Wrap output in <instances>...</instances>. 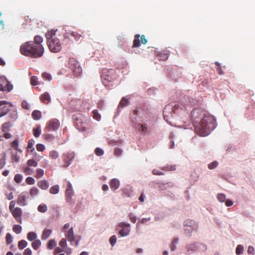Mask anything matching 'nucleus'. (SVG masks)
<instances>
[{
    "label": "nucleus",
    "mask_w": 255,
    "mask_h": 255,
    "mask_svg": "<svg viewBox=\"0 0 255 255\" xmlns=\"http://www.w3.org/2000/svg\"><path fill=\"white\" fill-rule=\"evenodd\" d=\"M103 84L106 87L110 86V83L118 78L116 71L113 69H104L103 70L101 76Z\"/></svg>",
    "instance_id": "20e7f679"
},
{
    "label": "nucleus",
    "mask_w": 255,
    "mask_h": 255,
    "mask_svg": "<svg viewBox=\"0 0 255 255\" xmlns=\"http://www.w3.org/2000/svg\"><path fill=\"white\" fill-rule=\"evenodd\" d=\"M95 153L97 156H101L104 154V151L102 149H101L99 147H97L95 150Z\"/></svg>",
    "instance_id": "bf43d9fd"
},
{
    "label": "nucleus",
    "mask_w": 255,
    "mask_h": 255,
    "mask_svg": "<svg viewBox=\"0 0 255 255\" xmlns=\"http://www.w3.org/2000/svg\"><path fill=\"white\" fill-rule=\"evenodd\" d=\"M11 124L10 122H7L3 124L1 126V130L3 132H5L8 130L11 127Z\"/></svg>",
    "instance_id": "e433bc0d"
},
{
    "label": "nucleus",
    "mask_w": 255,
    "mask_h": 255,
    "mask_svg": "<svg viewBox=\"0 0 255 255\" xmlns=\"http://www.w3.org/2000/svg\"><path fill=\"white\" fill-rule=\"evenodd\" d=\"M37 210L40 213H45L47 210V207L44 204H41L38 206Z\"/></svg>",
    "instance_id": "473e14b6"
},
{
    "label": "nucleus",
    "mask_w": 255,
    "mask_h": 255,
    "mask_svg": "<svg viewBox=\"0 0 255 255\" xmlns=\"http://www.w3.org/2000/svg\"><path fill=\"white\" fill-rule=\"evenodd\" d=\"M11 160L12 162H19L20 161V157L18 156L16 153L13 154L11 155Z\"/></svg>",
    "instance_id": "6e6d98bb"
},
{
    "label": "nucleus",
    "mask_w": 255,
    "mask_h": 255,
    "mask_svg": "<svg viewBox=\"0 0 255 255\" xmlns=\"http://www.w3.org/2000/svg\"><path fill=\"white\" fill-rule=\"evenodd\" d=\"M184 226L185 227H189L190 229H188L187 228H185V231L186 232H188L187 233L191 235V233L193 230H196L198 228V226L196 223V222L193 220L187 219L184 222Z\"/></svg>",
    "instance_id": "1a4fd4ad"
},
{
    "label": "nucleus",
    "mask_w": 255,
    "mask_h": 255,
    "mask_svg": "<svg viewBox=\"0 0 255 255\" xmlns=\"http://www.w3.org/2000/svg\"><path fill=\"white\" fill-rule=\"evenodd\" d=\"M120 185V181L116 178L112 179L110 181V186L111 189L113 191H115L116 190L118 189L119 188Z\"/></svg>",
    "instance_id": "2eb2a0df"
},
{
    "label": "nucleus",
    "mask_w": 255,
    "mask_h": 255,
    "mask_svg": "<svg viewBox=\"0 0 255 255\" xmlns=\"http://www.w3.org/2000/svg\"><path fill=\"white\" fill-rule=\"evenodd\" d=\"M37 235L35 232H31L28 233L27 238L30 241H33L36 239Z\"/></svg>",
    "instance_id": "c756f323"
},
{
    "label": "nucleus",
    "mask_w": 255,
    "mask_h": 255,
    "mask_svg": "<svg viewBox=\"0 0 255 255\" xmlns=\"http://www.w3.org/2000/svg\"><path fill=\"white\" fill-rule=\"evenodd\" d=\"M20 52L23 55L34 58L41 57L44 53L41 50L40 46L33 43L32 41L22 44L20 48Z\"/></svg>",
    "instance_id": "f03ea898"
},
{
    "label": "nucleus",
    "mask_w": 255,
    "mask_h": 255,
    "mask_svg": "<svg viewBox=\"0 0 255 255\" xmlns=\"http://www.w3.org/2000/svg\"><path fill=\"white\" fill-rule=\"evenodd\" d=\"M128 217L132 223H135L136 222V217L132 213L128 214Z\"/></svg>",
    "instance_id": "774afa93"
},
{
    "label": "nucleus",
    "mask_w": 255,
    "mask_h": 255,
    "mask_svg": "<svg viewBox=\"0 0 255 255\" xmlns=\"http://www.w3.org/2000/svg\"><path fill=\"white\" fill-rule=\"evenodd\" d=\"M9 116L11 121H15L17 117V112L15 111H12L9 115Z\"/></svg>",
    "instance_id": "5fc2aeb1"
},
{
    "label": "nucleus",
    "mask_w": 255,
    "mask_h": 255,
    "mask_svg": "<svg viewBox=\"0 0 255 255\" xmlns=\"http://www.w3.org/2000/svg\"><path fill=\"white\" fill-rule=\"evenodd\" d=\"M62 157L64 161L63 167H67L71 164V162L74 159L75 153L73 151L65 153L62 155Z\"/></svg>",
    "instance_id": "6e6552de"
},
{
    "label": "nucleus",
    "mask_w": 255,
    "mask_h": 255,
    "mask_svg": "<svg viewBox=\"0 0 255 255\" xmlns=\"http://www.w3.org/2000/svg\"><path fill=\"white\" fill-rule=\"evenodd\" d=\"M128 99H126V97H124L122 99L119 104V107H124L128 105Z\"/></svg>",
    "instance_id": "49530a36"
},
{
    "label": "nucleus",
    "mask_w": 255,
    "mask_h": 255,
    "mask_svg": "<svg viewBox=\"0 0 255 255\" xmlns=\"http://www.w3.org/2000/svg\"><path fill=\"white\" fill-rule=\"evenodd\" d=\"M49 157L53 159H56L58 158L59 157V153L56 150H52L49 152Z\"/></svg>",
    "instance_id": "4c0bfd02"
},
{
    "label": "nucleus",
    "mask_w": 255,
    "mask_h": 255,
    "mask_svg": "<svg viewBox=\"0 0 255 255\" xmlns=\"http://www.w3.org/2000/svg\"><path fill=\"white\" fill-rule=\"evenodd\" d=\"M59 121L56 119H53L47 123L45 128L48 131H55L59 128Z\"/></svg>",
    "instance_id": "9b49d317"
},
{
    "label": "nucleus",
    "mask_w": 255,
    "mask_h": 255,
    "mask_svg": "<svg viewBox=\"0 0 255 255\" xmlns=\"http://www.w3.org/2000/svg\"><path fill=\"white\" fill-rule=\"evenodd\" d=\"M28 198V194L26 192H22L18 197L17 203L20 206H24L27 205L26 199Z\"/></svg>",
    "instance_id": "ddd939ff"
},
{
    "label": "nucleus",
    "mask_w": 255,
    "mask_h": 255,
    "mask_svg": "<svg viewBox=\"0 0 255 255\" xmlns=\"http://www.w3.org/2000/svg\"><path fill=\"white\" fill-rule=\"evenodd\" d=\"M21 107L23 109L25 110H29L30 106L29 104L26 101H23L21 103Z\"/></svg>",
    "instance_id": "338daca9"
},
{
    "label": "nucleus",
    "mask_w": 255,
    "mask_h": 255,
    "mask_svg": "<svg viewBox=\"0 0 255 255\" xmlns=\"http://www.w3.org/2000/svg\"><path fill=\"white\" fill-rule=\"evenodd\" d=\"M30 83L33 86H36L38 84V78L36 76H32L30 78Z\"/></svg>",
    "instance_id": "603ef678"
},
{
    "label": "nucleus",
    "mask_w": 255,
    "mask_h": 255,
    "mask_svg": "<svg viewBox=\"0 0 255 255\" xmlns=\"http://www.w3.org/2000/svg\"><path fill=\"white\" fill-rule=\"evenodd\" d=\"M76 126L79 130L85 131L86 129V124L78 120L76 122Z\"/></svg>",
    "instance_id": "aec40b11"
},
{
    "label": "nucleus",
    "mask_w": 255,
    "mask_h": 255,
    "mask_svg": "<svg viewBox=\"0 0 255 255\" xmlns=\"http://www.w3.org/2000/svg\"><path fill=\"white\" fill-rule=\"evenodd\" d=\"M12 230L14 232H15L16 234H18L21 233L22 230L21 227L19 225H14L13 226Z\"/></svg>",
    "instance_id": "a18cd8bd"
},
{
    "label": "nucleus",
    "mask_w": 255,
    "mask_h": 255,
    "mask_svg": "<svg viewBox=\"0 0 255 255\" xmlns=\"http://www.w3.org/2000/svg\"><path fill=\"white\" fill-rule=\"evenodd\" d=\"M197 248L198 249V251L200 252H204L207 250V247L200 243H197Z\"/></svg>",
    "instance_id": "09e8293b"
},
{
    "label": "nucleus",
    "mask_w": 255,
    "mask_h": 255,
    "mask_svg": "<svg viewBox=\"0 0 255 255\" xmlns=\"http://www.w3.org/2000/svg\"><path fill=\"white\" fill-rule=\"evenodd\" d=\"M38 193L39 190L35 187H32L29 190V194L32 198H34L35 196L37 195Z\"/></svg>",
    "instance_id": "bb28decb"
},
{
    "label": "nucleus",
    "mask_w": 255,
    "mask_h": 255,
    "mask_svg": "<svg viewBox=\"0 0 255 255\" xmlns=\"http://www.w3.org/2000/svg\"><path fill=\"white\" fill-rule=\"evenodd\" d=\"M15 202L12 200L9 203V210L16 222L19 224L22 223V211L19 207H15Z\"/></svg>",
    "instance_id": "39448f33"
},
{
    "label": "nucleus",
    "mask_w": 255,
    "mask_h": 255,
    "mask_svg": "<svg viewBox=\"0 0 255 255\" xmlns=\"http://www.w3.org/2000/svg\"><path fill=\"white\" fill-rule=\"evenodd\" d=\"M18 145L19 141L18 139H15L11 143V146L12 148H13L15 150L21 152L22 151L19 148Z\"/></svg>",
    "instance_id": "a878e982"
},
{
    "label": "nucleus",
    "mask_w": 255,
    "mask_h": 255,
    "mask_svg": "<svg viewBox=\"0 0 255 255\" xmlns=\"http://www.w3.org/2000/svg\"><path fill=\"white\" fill-rule=\"evenodd\" d=\"M130 232V228L129 227L128 228H122L119 232V234L122 236V237H125L127 236L128 235L129 233Z\"/></svg>",
    "instance_id": "b1692460"
},
{
    "label": "nucleus",
    "mask_w": 255,
    "mask_h": 255,
    "mask_svg": "<svg viewBox=\"0 0 255 255\" xmlns=\"http://www.w3.org/2000/svg\"><path fill=\"white\" fill-rule=\"evenodd\" d=\"M36 149L38 151L42 152L43 151H44L45 149V146L43 144H41V143L37 144V145H36Z\"/></svg>",
    "instance_id": "0e129e2a"
},
{
    "label": "nucleus",
    "mask_w": 255,
    "mask_h": 255,
    "mask_svg": "<svg viewBox=\"0 0 255 255\" xmlns=\"http://www.w3.org/2000/svg\"><path fill=\"white\" fill-rule=\"evenodd\" d=\"M2 105H4V106L1 107L0 110V118L5 116L8 112L9 111V107L11 106L10 105L8 106L5 105V103L4 102H0V107Z\"/></svg>",
    "instance_id": "4468645a"
},
{
    "label": "nucleus",
    "mask_w": 255,
    "mask_h": 255,
    "mask_svg": "<svg viewBox=\"0 0 255 255\" xmlns=\"http://www.w3.org/2000/svg\"><path fill=\"white\" fill-rule=\"evenodd\" d=\"M178 239L177 238L173 239L170 245V249L172 251H174L176 250V247L175 245L178 243Z\"/></svg>",
    "instance_id": "c03bdc74"
},
{
    "label": "nucleus",
    "mask_w": 255,
    "mask_h": 255,
    "mask_svg": "<svg viewBox=\"0 0 255 255\" xmlns=\"http://www.w3.org/2000/svg\"><path fill=\"white\" fill-rule=\"evenodd\" d=\"M147 40L144 35H135L133 41V47H138L140 45V43L145 44L147 43Z\"/></svg>",
    "instance_id": "f8f14e48"
},
{
    "label": "nucleus",
    "mask_w": 255,
    "mask_h": 255,
    "mask_svg": "<svg viewBox=\"0 0 255 255\" xmlns=\"http://www.w3.org/2000/svg\"><path fill=\"white\" fill-rule=\"evenodd\" d=\"M109 242L112 246H114L117 242V237L115 235L112 236L109 239Z\"/></svg>",
    "instance_id": "e2e57ef3"
},
{
    "label": "nucleus",
    "mask_w": 255,
    "mask_h": 255,
    "mask_svg": "<svg viewBox=\"0 0 255 255\" xmlns=\"http://www.w3.org/2000/svg\"><path fill=\"white\" fill-rule=\"evenodd\" d=\"M40 101L45 104H48L50 101V96L48 92H45L40 96Z\"/></svg>",
    "instance_id": "dca6fc26"
},
{
    "label": "nucleus",
    "mask_w": 255,
    "mask_h": 255,
    "mask_svg": "<svg viewBox=\"0 0 255 255\" xmlns=\"http://www.w3.org/2000/svg\"><path fill=\"white\" fill-rule=\"evenodd\" d=\"M59 245L62 249L65 248L67 247L66 240L65 239H62L60 242L59 243Z\"/></svg>",
    "instance_id": "052dcab7"
},
{
    "label": "nucleus",
    "mask_w": 255,
    "mask_h": 255,
    "mask_svg": "<svg viewBox=\"0 0 255 255\" xmlns=\"http://www.w3.org/2000/svg\"><path fill=\"white\" fill-rule=\"evenodd\" d=\"M138 116V111L134 110L132 112V114H130L129 118L131 122L136 125V122L137 121V117Z\"/></svg>",
    "instance_id": "4be33fe9"
},
{
    "label": "nucleus",
    "mask_w": 255,
    "mask_h": 255,
    "mask_svg": "<svg viewBox=\"0 0 255 255\" xmlns=\"http://www.w3.org/2000/svg\"><path fill=\"white\" fill-rule=\"evenodd\" d=\"M186 248L188 251L190 250L192 251H198V250L197 248V243L189 244L187 246Z\"/></svg>",
    "instance_id": "72a5a7b5"
},
{
    "label": "nucleus",
    "mask_w": 255,
    "mask_h": 255,
    "mask_svg": "<svg viewBox=\"0 0 255 255\" xmlns=\"http://www.w3.org/2000/svg\"><path fill=\"white\" fill-rule=\"evenodd\" d=\"M70 68L72 70L74 75L76 76L81 75L82 70L79 63L74 58H70L69 60Z\"/></svg>",
    "instance_id": "423d86ee"
},
{
    "label": "nucleus",
    "mask_w": 255,
    "mask_h": 255,
    "mask_svg": "<svg viewBox=\"0 0 255 255\" xmlns=\"http://www.w3.org/2000/svg\"><path fill=\"white\" fill-rule=\"evenodd\" d=\"M226 195L222 193H220L217 195V199L220 202H223L226 200Z\"/></svg>",
    "instance_id": "4d7b16f0"
},
{
    "label": "nucleus",
    "mask_w": 255,
    "mask_h": 255,
    "mask_svg": "<svg viewBox=\"0 0 255 255\" xmlns=\"http://www.w3.org/2000/svg\"><path fill=\"white\" fill-rule=\"evenodd\" d=\"M191 118L194 127L195 131L199 135L205 136L216 128L214 118L206 111L195 109L191 114Z\"/></svg>",
    "instance_id": "f257e3e1"
},
{
    "label": "nucleus",
    "mask_w": 255,
    "mask_h": 255,
    "mask_svg": "<svg viewBox=\"0 0 255 255\" xmlns=\"http://www.w3.org/2000/svg\"><path fill=\"white\" fill-rule=\"evenodd\" d=\"M27 165L30 167L33 166L35 167L37 166L38 163L34 159H31L27 160Z\"/></svg>",
    "instance_id": "de8ad7c7"
},
{
    "label": "nucleus",
    "mask_w": 255,
    "mask_h": 255,
    "mask_svg": "<svg viewBox=\"0 0 255 255\" xmlns=\"http://www.w3.org/2000/svg\"><path fill=\"white\" fill-rule=\"evenodd\" d=\"M218 165V163L216 161H214L208 164V168L210 169H213L215 168Z\"/></svg>",
    "instance_id": "69168bd1"
},
{
    "label": "nucleus",
    "mask_w": 255,
    "mask_h": 255,
    "mask_svg": "<svg viewBox=\"0 0 255 255\" xmlns=\"http://www.w3.org/2000/svg\"><path fill=\"white\" fill-rule=\"evenodd\" d=\"M52 233V231L51 229H45L43 232L42 234L41 235V239L42 240H46L51 235Z\"/></svg>",
    "instance_id": "a211bd4d"
},
{
    "label": "nucleus",
    "mask_w": 255,
    "mask_h": 255,
    "mask_svg": "<svg viewBox=\"0 0 255 255\" xmlns=\"http://www.w3.org/2000/svg\"><path fill=\"white\" fill-rule=\"evenodd\" d=\"M244 248L242 245H238L236 250V253L237 255H239L243 253Z\"/></svg>",
    "instance_id": "864d4df0"
},
{
    "label": "nucleus",
    "mask_w": 255,
    "mask_h": 255,
    "mask_svg": "<svg viewBox=\"0 0 255 255\" xmlns=\"http://www.w3.org/2000/svg\"><path fill=\"white\" fill-rule=\"evenodd\" d=\"M41 245V242L39 240H35L31 244V246L35 250H38Z\"/></svg>",
    "instance_id": "c85d7f7f"
},
{
    "label": "nucleus",
    "mask_w": 255,
    "mask_h": 255,
    "mask_svg": "<svg viewBox=\"0 0 255 255\" xmlns=\"http://www.w3.org/2000/svg\"><path fill=\"white\" fill-rule=\"evenodd\" d=\"M56 31H48L45 34L47 43L50 51L53 53H57L62 49V45L58 38L55 36Z\"/></svg>",
    "instance_id": "7ed1b4c3"
},
{
    "label": "nucleus",
    "mask_w": 255,
    "mask_h": 255,
    "mask_svg": "<svg viewBox=\"0 0 255 255\" xmlns=\"http://www.w3.org/2000/svg\"><path fill=\"white\" fill-rule=\"evenodd\" d=\"M42 77L45 80L50 81L52 79L51 75L47 72H44L42 73Z\"/></svg>",
    "instance_id": "3c124183"
},
{
    "label": "nucleus",
    "mask_w": 255,
    "mask_h": 255,
    "mask_svg": "<svg viewBox=\"0 0 255 255\" xmlns=\"http://www.w3.org/2000/svg\"><path fill=\"white\" fill-rule=\"evenodd\" d=\"M44 174V171L43 169L41 168H37L36 171V174L35 175V177L37 179L40 178L42 177Z\"/></svg>",
    "instance_id": "2f4dec72"
},
{
    "label": "nucleus",
    "mask_w": 255,
    "mask_h": 255,
    "mask_svg": "<svg viewBox=\"0 0 255 255\" xmlns=\"http://www.w3.org/2000/svg\"><path fill=\"white\" fill-rule=\"evenodd\" d=\"M74 195V192L72 184L69 181H68L65 190V199L66 201L71 205H73L75 203V201L72 198Z\"/></svg>",
    "instance_id": "0eeeda50"
},
{
    "label": "nucleus",
    "mask_w": 255,
    "mask_h": 255,
    "mask_svg": "<svg viewBox=\"0 0 255 255\" xmlns=\"http://www.w3.org/2000/svg\"><path fill=\"white\" fill-rule=\"evenodd\" d=\"M10 192H8L7 191L5 192V195L7 200H10L13 198V195L12 192V189L11 188L9 187Z\"/></svg>",
    "instance_id": "79ce46f5"
},
{
    "label": "nucleus",
    "mask_w": 255,
    "mask_h": 255,
    "mask_svg": "<svg viewBox=\"0 0 255 255\" xmlns=\"http://www.w3.org/2000/svg\"><path fill=\"white\" fill-rule=\"evenodd\" d=\"M6 243L7 245L11 244L12 242V237L9 233H7L5 237Z\"/></svg>",
    "instance_id": "13d9d810"
},
{
    "label": "nucleus",
    "mask_w": 255,
    "mask_h": 255,
    "mask_svg": "<svg viewBox=\"0 0 255 255\" xmlns=\"http://www.w3.org/2000/svg\"><path fill=\"white\" fill-rule=\"evenodd\" d=\"M23 172L25 175H32L33 173V169L27 165V166L23 167Z\"/></svg>",
    "instance_id": "c9c22d12"
},
{
    "label": "nucleus",
    "mask_w": 255,
    "mask_h": 255,
    "mask_svg": "<svg viewBox=\"0 0 255 255\" xmlns=\"http://www.w3.org/2000/svg\"><path fill=\"white\" fill-rule=\"evenodd\" d=\"M14 180L16 183H20L22 180V176L20 174H16L14 177Z\"/></svg>",
    "instance_id": "8fccbe9b"
},
{
    "label": "nucleus",
    "mask_w": 255,
    "mask_h": 255,
    "mask_svg": "<svg viewBox=\"0 0 255 255\" xmlns=\"http://www.w3.org/2000/svg\"><path fill=\"white\" fill-rule=\"evenodd\" d=\"M31 116L34 120L37 121L41 118V113L39 111L35 110L32 113Z\"/></svg>",
    "instance_id": "5701e85b"
},
{
    "label": "nucleus",
    "mask_w": 255,
    "mask_h": 255,
    "mask_svg": "<svg viewBox=\"0 0 255 255\" xmlns=\"http://www.w3.org/2000/svg\"><path fill=\"white\" fill-rule=\"evenodd\" d=\"M35 143V141L33 139H30L28 141V144L27 146V151H30V152H33L34 150V148L33 147V145Z\"/></svg>",
    "instance_id": "393cba45"
},
{
    "label": "nucleus",
    "mask_w": 255,
    "mask_h": 255,
    "mask_svg": "<svg viewBox=\"0 0 255 255\" xmlns=\"http://www.w3.org/2000/svg\"><path fill=\"white\" fill-rule=\"evenodd\" d=\"M93 113V117L94 119L97 121H99L101 120V117L100 114L99 113L97 110H94L92 112Z\"/></svg>",
    "instance_id": "ea45409f"
},
{
    "label": "nucleus",
    "mask_w": 255,
    "mask_h": 255,
    "mask_svg": "<svg viewBox=\"0 0 255 255\" xmlns=\"http://www.w3.org/2000/svg\"><path fill=\"white\" fill-rule=\"evenodd\" d=\"M42 137L45 140L48 141H51L54 139V136L49 133H45L43 134Z\"/></svg>",
    "instance_id": "a19ab883"
},
{
    "label": "nucleus",
    "mask_w": 255,
    "mask_h": 255,
    "mask_svg": "<svg viewBox=\"0 0 255 255\" xmlns=\"http://www.w3.org/2000/svg\"><path fill=\"white\" fill-rule=\"evenodd\" d=\"M27 245V243L25 240H21L18 243V248L19 250H23Z\"/></svg>",
    "instance_id": "58836bf2"
},
{
    "label": "nucleus",
    "mask_w": 255,
    "mask_h": 255,
    "mask_svg": "<svg viewBox=\"0 0 255 255\" xmlns=\"http://www.w3.org/2000/svg\"><path fill=\"white\" fill-rule=\"evenodd\" d=\"M65 236L69 242L71 243V245L77 247L78 245V242L75 241L74 234L73 228L71 227L69 230L65 233Z\"/></svg>",
    "instance_id": "9d476101"
},
{
    "label": "nucleus",
    "mask_w": 255,
    "mask_h": 255,
    "mask_svg": "<svg viewBox=\"0 0 255 255\" xmlns=\"http://www.w3.org/2000/svg\"><path fill=\"white\" fill-rule=\"evenodd\" d=\"M33 133L35 137H38L41 134V128L39 126L36 128H33Z\"/></svg>",
    "instance_id": "f704fd0d"
},
{
    "label": "nucleus",
    "mask_w": 255,
    "mask_h": 255,
    "mask_svg": "<svg viewBox=\"0 0 255 255\" xmlns=\"http://www.w3.org/2000/svg\"><path fill=\"white\" fill-rule=\"evenodd\" d=\"M59 191V187L58 185H55L52 186L49 189V192L52 194H56L58 193Z\"/></svg>",
    "instance_id": "7c9ffc66"
},
{
    "label": "nucleus",
    "mask_w": 255,
    "mask_h": 255,
    "mask_svg": "<svg viewBox=\"0 0 255 255\" xmlns=\"http://www.w3.org/2000/svg\"><path fill=\"white\" fill-rule=\"evenodd\" d=\"M161 169L165 171H174L176 167L175 165H167L162 167Z\"/></svg>",
    "instance_id": "37998d69"
},
{
    "label": "nucleus",
    "mask_w": 255,
    "mask_h": 255,
    "mask_svg": "<svg viewBox=\"0 0 255 255\" xmlns=\"http://www.w3.org/2000/svg\"><path fill=\"white\" fill-rule=\"evenodd\" d=\"M57 244L54 239H51L49 241L47 244V248L49 250H52L56 247Z\"/></svg>",
    "instance_id": "cd10ccee"
},
{
    "label": "nucleus",
    "mask_w": 255,
    "mask_h": 255,
    "mask_svg": "<svg viewBox=\"0 0 255 255\" xmlns=\"http://www.w3.org/2000/svg\"><path fill=\"white\" fill-rule=\"evenodd\" d=\"M33 43L36 44L40 46L41 50L44 52V48L41 44V43L43 42V38L39 36L36 35L34 38V41H32Z\"/></svg>",
    "instance_id": "f3484780"
},
{
    "label": "nucleus",
    "mask_w": 255,
    "mask_h": 255,
    "mask_svg": "<svg viewBox=\"0 0 255 255\" xmlns=\"http://www.w3.org/2000/svg\"><path fill=\"white\" fill-rule=\"evenodd\" d=\"M25 181L28 185H33L35 183V180L32 177H28L26 178Z\"/></svg>",
    "instance_id": "680f3d73"
},
{
    "label": "nucleus",
    "mask_w": 255,
    "mask_h": 255,
    "mask_svg": "<svg viewBox=\"0 0 255 255\" xmlns=\"http://www.w3.org/2000/svg\"><path fill=\"white\" fill-rule=\"evenodd\" d=\"M6 155L5 153H1L0 154V169H2L6 163Z\"/></svg>",
    "instance_id": "412c9836"
},
{
    "label": "nucleus",
    "mask_w": 255,
    "mask_h": 255,
    "mask_svg": "<svg viewBox=\"0 0 255 255\" xmlns=\"http://www.w3.org/2000/svg\"><path fill=\"white\" fill-rule=\"evenodd\" d=\"M37 186L42 190H47L49 187V184L47 180H43L37 182Z\"/></svg>",
    "instance_id": "6ab92c4d"
}]
</instances>
